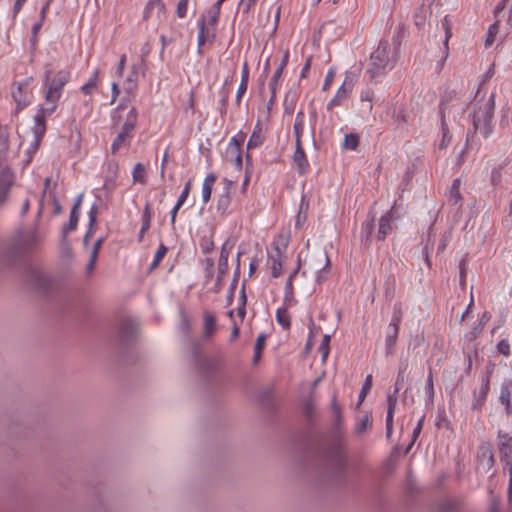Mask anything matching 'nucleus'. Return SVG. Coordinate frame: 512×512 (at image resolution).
I'll return each mask as SVG.
<instances>
[{"instance_id": "obj_13", "label": "nucleus", "mask_w": 512, "mask_h": 512, "mask_svg": "<svg viewBox=\"0 0 512 512\" xmlns=\"http://www.w3.org/2000/svg\"><path fill=\"white\" fill-rule=\"evenodd\" d=\"M263 139H264L263 129H262L260 123L258 122L255 125L253 132L249 138L248 145H247L248 148L257 147V146L261 145L263 142Z\"/></svg>"}, {"instance_id": "obj_17", "label": "nucleus", "mask_w": 512, "mask_h": 512, "mask_svg": "<svg viewBox=\"0 0 512 512\" xmlns=\"http://www.w3.org/2000/svg\"><path fill=\"white\" fill-rule=\"evenodd\" d=\"M277 322L285 329H289L291 326L290 315L287 308H278L276 311Z\"/></svg>"}, {"instance_id": "obj_23", "label": "nucleus", "mask_w": 512, "mask_h": 512, "mask_svg": "<svg viewBox=\"0 0 512 512\" xmlns=\"http://www.w3.org/2000/svg\"><path fill=\"white\" fill-rule=\"evenodd\" d=\"M396 406V398L389 396L388 397V410H387V417H386V427H387V433L390 434L392 429V417Z\"/></svg>"}, {"instance_id": "obj_60", "label": "nucleus", "mask_w": 512, "mask_h": 512, "mask_svg": "<svg viewBox=\"0 0 512 512\" xmlns=\"http://www.w3.org/2000/svg\"><path fill=\"white\" fill-rule=\"evenodd\" d=\"M332 79H333V73L329 72L327 74V77H326V80H325L324 89L331 83Z\"/></svg>"}, {"instance_id": "obj_33", "label": "nucleus", "mask_w": 512, "mask_h": 512, "mask_svg": "<svg viewBox=\"0 0 512 512\" xmlns=\"http://www.w3.org/2000/svg\"><path fill=\"white\" fill-rule=\"evenodd\" d=\"M282 272V264L279 259L273 258L271 263V273L273 277H278Z\"/></svg>"}, {"instance_id": "obj_48", "label": "nucleus", "mask_w": 512, "mask_h": 512, "mask_svg": "<svg viewBox=\"0 0 512 512\" xmlns=\"http://www.w3.org/2000/svg\"><path fill=\"white\" fill-rule=\"evenodd\" d=\"M246 89H247V82L241 81L239 88H238V92H237V99H240V97L246 91Z\"/></svg>"}, {"instance_id": "obj_39", "label": "nucleus", "mask_w": 512, "mask_h": 512, "mask_svg": "<svg viewBox=\"0 0 512 512\" xmlns=\"http://www.w3.org/2000/svg\"><path fill=\"white\" fill-rule=\"evenodd\" d=\"M506 466H508L509 470V487H508V496L512 497V460H506Z\"/></svg>"}, {"instance_id": "obj_12", "label": "nucleus", "mask_w": 512, "mask_h": 512, "mask_svg": "<svg viewBox=\"0 0 512 512\" xmlns=\"http://www.w3.org/2000/svg\"><path fill=\"white\" fill-rule=\"evenodd\" d=\"M216 329V317L211 312H204V335L209 338Z\"/></svg>"}, {"instance_id": "obj_3", "label": "nucleus", "mask_w": 512, "mask_h": 512, "mask_svg": "<svg viewBox=\"0 0 512 512\" xmlns=\"http://www.w3.org/2000/svg\"><path fill=\"white\" fill-rule=\"evenodd\" d=\"M493 465L494 457L491 444H481L476 455V469L480 472L490 473Z\"/></svg>"}, {"instance_id": "obj_1", "label": "nucleus", "mask_w": 512, "mask_h": 512, "mask_svg": "<svg viewBox=\"0 0 512 512\" xmlns=\"http://www.w3.org/2000/svg\"><path fill=\"white\" fill-rule=\"evenodd\" d=\"M495 106V95L491 94L486 101L479 102L473 110V124L475 132L488 137L492 132L491 120Z\"/></svg>"}, {"instance_id": "obj_7", "label": "nucleus", "mask_w": 512, "mask_h": 512, "mask_svg": "<svg viewBox=\"0 0 512 512\" xmlns=\"http://www.w3.org/2000/svg\"><path fill=\"white\" fill-rule=\"evenodd\" d=\"M13 184V174L8 167H4L0 172V205H2L8 196Z\"/></svg>"}, {"instance_id": "obj_6", "label": "nucleus", "mask_w": 512, "mask_h": 512, "mask_svg": "<svg viewBox=\"0 0 512 512\" xmlns=\"http://www.w3.org/2000/svg\"><path fill=\"white\" fill-rule=\"evenodd\" d=\"M393 207L387 211L384 215H382L378 221V230L376 234V238L379 241L385 240L386 236L392 231V219L394 217Z\"/></svg>"}, {"instance_id": "obj_55", "label": "nucleus", "mask_w": 512, "mask_h": 512, "mask_svg": "<svg viewBox=\"0 0 512 512\" xmlns=\"http://www.w3.org/2000/svg\"><path fill=\"white\" fill-rule=\"evenodd\" d=\"M506 1L507 0H503L500 4L497 5V7L495 8V13L498 14L500 11L504 10L505 7H506Z\"/></svg>"}, {"instance_id": "obj_38", "label": "nucleus", "mask_w": 512, "mask_h": 512, "mask_svg": "<svg viewBox=\"0 0 512 512\" xmlns=\"http://www.w3.org/2000/svg\"><path fill=\"white\" fill-rule=\"evenodd\" d=\"M427 390H428L429 396L432 398L434 395V386H433V374H432L431 369H429V373L427 376Z\"/></svg>"}, {"instance_id": "obj_52", "label": "nucleus", "mask_w": 512, "mask_h": 512, "mask_svg": "<svg viewBox=\"0 0 512 512\" xmlns=\"http://www.w3.org/2000/svg\"><path fill=\"white\" fill-rule=\"evenodd\" d=\"M341 102V99H339L336 95L334 98L328 103L327 108L331 109L334 105H339Z\"/></svg>"}, {"instance_id": "obj_44", "label": "nucleus", "mask_w": 512, "mask_h": 512, "mask_svg": "<svg viewBox=\"0 0 512 512\" xmlns=\"http://www.w3.org/2000/svg\"><path fill=\"white\" fill-rule=\"evenodd\" d=\"M509 398H510L509 390L507 388L502 390L501 395H500V400L502 401V403H504L506 405V407L509 406Z\"/></svg>"}, {"instance_id": "obj_25", "label": "nucleus", "mask_w": 512, "mask_h": 512, "mask_svg": "<svg viewBox=\"0 0 512 512\" xmlns=\"http://www.w3.org/2000/svg\"><path fill=\"white\" fill-rule=\"evenodd\" d=\"M304 122H303V113L298 112L296 115L295 123H294V133H295V140L301 141V135L303 132Z\"/></svg>"}, {"instance_id": "obj_14", "label": "nucleus", "mask_w": 512, "mask_h": 512, "mask_svg": "<svg viewBox=\"0 0 512 512\" xmlns=\"http://www.w3.org/2000/svg\"><path fill=\"white\" fill-rule=\"evenodd\" d=\"M120 132H118L115 140L112 143L111 149L112 153H115L120 149L121 146H123L127 139L130 137V134L133 130H127L125 128H120Z\"/></svg>"}, {"instance_id": "obj_15", "label": "nucleus", "mask_w": 512, "mask_h": 512, "mask_svg": "<svg viewBox=\"0 0 512 512\" xmlns=\"http://www.w3.org/2000/svg\"><path fill=\"white\" fill-rule=\"evenodd\" d=\"M151 207L150 203H146L144 210H143V216H142V226L139 232V238L142 239L144 234L149 230L150 223H151Z\"/></svg>"}, {"instance_id": "obj_46", "label": "nucleus", "mask_w": 512, "mask_h": 512, "mask_svg": "<svg viewBox=\"0 0 512 512\" xmlns=\"http://www.w3.org/2000/svg\"><path fill=\"white\" fill-rule=\"evenodd\" d=\"M421 429H422V420L419 421L418 425L416 426V428L413 431L412 443L410 445H412L414 443V441L416 440V438L420 434ZM410 447L411 446H409L407 450H409Z\"/></svg>"}, {"instance_id": "obj_5", "label": "nucleus", "mask_w": 512, "mask_h": 512, "mask_svg": "<svg viewBox=\"0 0 512 512\" xmlns=\"http://www.w3.org/2000/svg\"><path fill=\"white\" fill-rule=\"evenodd\" d=\"M46 112L45 109L40 108L35 116V124L33 127V134H34V142H33V150H37L39 147V144L44 136V133L46 131Z\"/></svg>"}, {"instance_id": "obj_21", "label": "nucleus", "mask_w": 512, "mask_h": 512, "mask_svg": "<svg viewBox=\"0 0 512 512\" xmlns=\"http://www.w3.org/2000/svg\"><path fill=\"white\" fill-rule=\"evenodd\" d=\"M265 335L261 334L257 337L255 346H254V357H253V364H257L261 358L262 350L265 346Z\"/></svg>"}, {"instance_id": "obj_49", "label": "nucleus", "mask_w": 512, "mask_h": 512, "mask_svg": "<svg viewBox=\"0 0 512 512\" xmlns=\"http://www.w3.org/2000/svg\"><path fill=\"white\" fill-rule=\"evenodd\" d=\"M218 16H219V9H218V8H216V9H214V10L211 12V17H210V21H209V23H210V24H212V25H213V24H215V23H216V21H217V19H218Z\"/></svg>"}, {"instance_id": "obj_10", "label": "nucleus", "mask_w": 512, "mask_h": 512, "mask_svg": "<svg viewBox=\"0 0 512 512\" xmlns=\"http://www.w3.org/2000/svg\"><path fill=\"white\" fill-rule=\"evenodd\" d=\"M181 110L185 115H193L195 111V92L190 90L181 101Z\"/></svg>"}, {"instance_id": "obj_41", "label": "nucleus", "mask_w": 512, "mask_h": 512, "mask_svg": "<svg viewBox=\"0 0 512 512\" xmlns=\"http://www.w3.org/2000/svg\"><path fill=\"white\" fill-rule=\"evenodd\" d=\"M279 16H280V7H277L275 15H274V21L269 28L272 34L275 33V31L277 29L278 22H279Z\"/></svg>"}, {"instance_id": "obj_18", "label": "nucleus", "mask_w": 512, "mask_h": 512, "mask_svg": "<svg viewBox=\"0 0 512 512\" xmlns=\"http://www.w3.org/2000/svg\"><path fill=\"white\" fill-rule=\"evenodd\" d=\"M63 86V82H59L55 84L54 82L49 86L45 98L48 101L55 102L57 99H59L61 94V88Z\"/></svg>"}, {"instance_id": "obj_4", "label": "nucleus", "mask_w": 512, "mask_h": 512, "mask_svg": "<svg viewBox=\"0 0 512 512\" xmlns=\"http://www.w3.org/2000/svg\"><path fill=\"white\" fill-rule=\"evenodd\" d=\"M371 65L374 72L384 69L389 63L388 43L386 41H380L377 48L372 52L370 56Z\"/></svg>"}, {"instance_id": "obj_9", "label": "nucleus", "mask_w": 512, "mask_h": 512, "mask_svg": "<svg viewBox=\"0 0 512 512\" xmlns=\"http://www.w3.org/2000/svg\"><path fill=\"white\" fill-rule=\"evenodd\" d=\"M293 161L297 165L300 172H304L308 166L305 152L302 148L301 141H295V152Z\"/></svg>"}, {"instance_id": "obj_43", "label": "nucleus", "mask_w": 512, "mask_h": 512, "mask_svg": "<svg viewBox=\"0 0 512 512\" xmlns=\"http://www.w3.org/2000/svg\"><path fill=\"white\" fill-rule=\"evenodd\" d=\"M404 383V370L399 371L396 383H395V392H397Z\"/></svg>"}, {"instance_id": "obj_58", "label": "nucleus", "mask_w": 512, "mask_h": 512, "mask_svg": "<svg viewBox=\"0 0 512 512\" xmlns=\"http://www.w3.org/2000/svg\"><path fill=\"white\" fill-rule=\"evenodd\" d=\"M112 91H113V99H112V102L115 101L117 95L119 94V89H118V86L116 83H113L112 85Z\"/></svg>"}, {"instance_id": "obj_45", "label": "nucleus", "mask_w": 512, "mask_h": 512, "mask_svg": "<svg viewBox=\"0 0 512 512\" xmlns=\"http://www.w3.org/2000/svg\"><path fill=\"white\" fill-rule=\"evenodd\" d=\"M97 218V211L95 208H92L89 213V228L93 229Z\"/></svg>"}, {"instance_id": "obj_37", "label": "nucleus", "mask_w": 512, "mask_h": 512, "mask_svg": "<svg viewBox=\"0 0 512 512\" xmlns=\"http://www.w3.org/2000/svg\"><path fill=\"white\" fill-rule=\"evenodd\" d=\"M188 0H180L177 5V15L182 18L187 12Z\"/></svg>"}, {"instance_id": "obj_30", "label": "nucleus", "mask_w": 512, "mask_h": 512, "mask_svg": "<svg viewBox=\"0 0 512 512\" xmlns=\"http://www.w3.org/2000/svg\"><path fill=\"white\" fill-rule=\"evenodd\" d=\"M79 200L78 202L74 205L72 211H71V214H70V219H69V223L68 225L66 226V230H74L77 226V223H78V217L76 215V209L79 205Z\"/></svg>"}, {"instance_id": "obj_27", "label": "nucleus", "mask_w": 512, "mask_h": 512, "mask_svg": "<svg viewBox=\"0 0 512 512\" xmlns=\"http://www.w3.org/2000/svg\"><path fill=\"white\" fill-rule=\"evenodd\" d=\"M372 387V375H367L358 397V405L363 402Z\"/></svg>"}, {"instance_id": "obj_57", "label": "nucleus", "mask_w": 512, "mask_h": 512, "mask_svg": "<svg viewBox=\"0 0 512 512\" xmlns=\"http://www.w3.org/2000/svg\"><path fill=\"white\" fill-rule=\"evenodd\" d=\"M237 314L238 316L241 317V319L244 318L245 316V303L243 302L242 305L238 308V311H237Z\"/></svg>"}, {"instance_id": "obj_31", "label": "nucleus", "mask_w": 512, "mask_h": 512, "mask_svg": "<svg viewBox=\"0 0 512 512\" xmlns=\"http://www.w3.org/2000/svg\"><path fill=\"white\" fill-rule=\"evenodd\" d=\"M500 453L502 455V460L506 463V460H511L512 446L509 443L502 444Z\"/></svg>"}, {"instance_id": "obj_50", "label": "nucleus", "mask_w": 512, "mask_h": 512, "mask_svg": "<svg viewBox=\"0 0 512 512\" xmlns=\"http://www.w3.org/2000/svg\"><path fill=\"white\" fill-rule=\"evenodd\" d=\"M368 423H369V418H368V416H365L362 419L360 427H359V432L360 433L364 432L367 429Z\"/></svg>"}, {"instance_id": "obj_40", "label": "nucleus", "mask_w": 512, "mask_h": 512, "mask_svg": "<svg viewBox=\"0 0 512 512\" xmlns=\"http://www.w3.org/2000/svg\"><path fill=\"white\" fill-rule=\"evenodd\" d=\"M101 242H102V240L99 239V240H97L94 243V246H93V249H92V252H91V262H95L96 261L97 255H98V252H99V249H100V246H101Z\"/></svg>"}, {"instance_id": "obj_24", "label": "nucleus", "mask_w": 512, "mask_h": 512, "mask_svg": "<svg viewBox=\"0 0 512 512\" xmlns=\"http://www.w3.org/2000/svg\"><path fill=\"white\" fill-rule=\"evenodd\" d=\"M133 180L134 182H138L140 184H144L146 182V169L145 166L141 163H137L133 169Z\"/></svg>"}, {"instance_id": "obj_8", "label": "nucleus", "mask_w": 512, "mask_h": 512, "mask_svg": "<svg viewBox=\"0 0 512 512\" xmlns=\"http://www.w3.org/2000/svg\"><path fill=\"white\" fill-rule=\"evenodd\" d=\"M14 89L12 91V95L14 100L17 102L18 108H23L27 105L28 99L24 95H27L29 92L28 83H17L13 85Z\"/></svg>"}, {"instance_id": "obj_2", "label": "nucleus", "mask_w": 512, "mask_h": 512, "mask_svg": "<svg viewBox=\"0 0 512 512\" xmlns=\"http://www.w3.org/2000/svg\"><path fill=\"white\" fill-rule=\"evenodd\" d=\"M112 119L115 127L134 130L137 123V111L131 103H121L116 108Z\"/></svg>"}, {"instance_id": "obj_28", "label": "nucleus", "mask_w": 512, "mask_h": 512, "mask_svg": "<svg viewBox=\"0 0 512 512\" xmlns=\"http://www.w3.org/2000/svg\"><path fill=\"white\" fill-rule=\"evenodd\" d=\"M166 252H167V247L164 244H160L158 247V250L154 256V260L150 265V269H149L150 271H152L159 265L160 261L165 256Z\"/></svg>"}, {"instance_id": "obj_53", "label": "nucleus", "mask_w": 512, "mask_h": 512, "mask_svg": "<svg viewBox=\"0 0 512 512\" xmlns=\"http://www.w3.org/2000/svg\"><path fill=\"white\" fill-rule=\"evenodd\" d=\"M24 2H25V0H16L15 1V4H14V12L15 13L19 12V10L21 9Z\"/></svg>"}, {"instance_id": "obj_34", "label": "nucleus", "mask_w": 512, "mask_h": 512, "mask_svg": "<svg viewBox=\"0 0 512 512\" xmlns=\"http://www.w3.org/2000/svg\"><path fill=\"white\" fill-rule=\"evenodd\" d=\"M329 340L330 336L325 335L322 343L320 344V350L322 352V360L324 361L329 353Z\"/></svg>"}, {"instance_id": "obj_42", "label": "nucleus", "mask_w": 512, "mask_h": 512, "mask_svg": "<svg viewBox=\"0 0 512 512\" xmlns=\"http://www.w3.org/2000/svg\"><path fill=\"white\" fill-rule=\"evenodd\" d=\"M489 376H487L485 379H483L481 384V396L485 397L489 391Z\"/></svg>"}, {"instance_id": "obj_63", "label": "nucleus", "mask_w": 512, "mask_h": 512, "mask_svg": "<svg viewBox=\"0 0 512 512\" xmlns=\"http://www.w3.org/2000/svg\"><path fill=\"white\" fill-rule=\"evenodd\" d=\"M92 233H93V229L89 228L87 233L85 234V237H84V242H85L86 245H87L88 239H89V237L91 236Z\"/></svg>"}, {"instance_id": "obj_22", "label": "nucleus", "mask_w": 512, "mask_h": 512, "mask_svg": "<svg viewBox=\"0 0 512 512\" xmlns=\"http://www.w3.org/2000/svg\"><path fill=\"white\" fill-rule=\"evenodd\" d=\"M9 149V133L7 127L0 126V156L5 155Z\"/></svg>"}, {"instance_id": "obj_26", "label": "nucleus", "mask_w": 512, "mask_h": 512, "mask_svg": "<svg viewBox=\"0 0 512 512\" xmlns=\"http://www.w3.org/2000/svg\"><path fill=\"white\" fill-rule=\"evenodd\" d=\"M460 185L461 181L460 179H455L452 183L451 190H450V197L453 200L454 204H457L461 199V193H460Z\"/></svg>"}, {"instance_id": "obj_51", "label": "nucleus", "mask_w": 512, "mask_h": 512, "mask_svg": "<svg viewBox=\"0 0 512 512\" xmlns=\"http://www.w3.org/2000/svg\"><path fill=\"white\" fill-rule=\"evenodd\" d=\"M247 80H248V65L245 62L243 64V68H242V79H241V81L247 82Z\"/></svg>"}, {"instance_id": "obj_35", "label": "nucleus", "mask_w": 512, "mask_h": 512, "mask_svg": "<svg viewBox=\"0 0 512 512\" xmlns=\"http://www.w3.org/2000/svg\"><path fill=\"white\" fill-rule=\"evenodd\" d=\"M288 58H289V52H288V51H286V52H285V54H284V56H283V59H282V61H281V63H280V66L278 67V69H277V70L275 71V73H274V79H275V80H277V79L281 76V74H282V72H283L284 67H285V66L287 65V63H288Z\"/></svg>"}, {"instance_id": "obj_47", "label": "nucleus", "mask_w": 512, "mask_h": 512, "mask_svg": "<svg viewBox=\"0 0 512 512\" xmlns=\"http://www.w3.org/2000/svg\"><path fill=\"white\" fill-rule=\"evenodd\" d=\"M336 96H337L339 99H341V100H343V99H345V98L347 97V90L345 89L344 85H342V86L338 89V91H337V93H336Z\"/></svg>"}, {"instance_id": "obj_20", "label": "nucleus", "mask_w": 512, "mask_h": 512, "mask_svg": "<svg viewBox=\"0 0 512 512\" xmlns=\"http://www.w3.org/2000/svg\"><path fill=\"white\" fill-rule=\"evenodd\" d=\"M498 32H499V20H496L488 28V31H487V34H486V38H485V42H484L486 47H489V46H491L494 43Z\"/></svg>"}, {"instance_id": "obj_16", "label": "nucleus", "mask_w": 512, "mask_h": 512, "mask_svg": "<svg viewBox=\"0 0 512 512\" xmlns=\"http://www.w3.org/2000/svg\"><path fill=\"white\" fill-rule=\"evenodd\" d=\"M190 181H188L186 183V185L184 186L175 206L173 207L172 209V212H171V221L174 222L175 221V218H176V214L179 210V208L182 206V204L185 202V200L187 199L188 195H189V192H190Z\"/></svg>"}, {"instance_id": "obj_32", "label": "nucleus", "mask_w": 512, "mask_h": 512, "mask_svg": "<svg viewBox=\"0 0 512 512\" xmlns=\"http://www.w3.org/2000/svg\"><path fill=\"white\" fill-rule=\"evenodd\" d=\"M205 26L206 21L205 18L202 17L199 24V35H198V46L201 47L206 42V35H205Z\"/></svg>"}, {"instance_id": "obj_59", "label": "nucleus", "mask_w": 512, "mask_h": 512, "mask_svg": "<svg viewBox=\"0 0 512 512\" xmlns=\"http://www.w3.org/2000/svg\"><path fill=\"white\" fill-rule=\"evenodd\" d=\"M239 335V328L235 325L233 330H232V333H231V339L234 340L238 337Z\"/></svg>"}, {"instance_id": "obj_56", "label": "nucleus", "mask_w": 512, "mask_h": 512, "mask_svg": "<svg viewBox=\"0 0 512 512\" xmlns=\"http://www.w3.org/2000/svg\"><path fill=\"white\" fill-rule=\"evenodd\" d=\"M332 406H333V410H334L335 415L339 418L340 415H341V412H340V408L338 407L335 399L332 402Z\"/></svg>"}, {"instance_id": "obj_62", "label": "nucleus", "mask_w": 512, "mask_h": 512, "mask_svg": "<svg viewBox=\"0 0 512 512\" xmlns=\"http://www.w3.org/2000/svg\"><path fill=\"white\" fill-rule=\"evenodd\" d=\"M93 87H95V83H94V82L85 84V85L82 87V89H83V91H85L86 93H88V92H89V90H90L91 88H93Z\"/></svg>"}, {"instance_id": "obj_64", "label": "nucleus", "mask_w": 512, "mask_h": 512, "mask_svg": "<svg viewBox=\"0 0 512 512\" xmlns=\"http://www.w3.org/2000/svg\"><path fill=\"white\" fill-rule=\"evenodd\" d=\"M49 3H46L41 10V20L44 19L46 10L48 9Z\"/></svg>"}, {"instance_id": "obj_54", "label": "nucleus", "mask_w": 512, "mask_h": 512, "mask_svg": "<svg viewBox=\"0 0 512 512\" xmlns=\"http://www.w3.org/2000/svg\"><path fill=\"white\" fill-rule=\"evenodd\" d=\"M373 229H374V224H373V218H372L371 221L367 224V239L371 236Z\"/></svg>"}, {"instance_id": "obj_36", "label": "nucleus", "mask_w": 512, "mask_h": 512, "mask_svg": "<svg viewBox=\"0 0 512 512\" xmlns=\"http://www.w3.org/2000/svg\"><path fill=\"white\" fill-rule=\"evenodd\" d=\"M304 413L308 417H311L314 413V404L312 396H310L304 403Z\"/></svg>"}, {"instance_id": "obj_19", "label": "nucleus", "mask_w": 512, "mask_h": 512, "mask_svg": "<svg viewBox=\"0 0 512 512\" xmlns=\"http://www.w3.org/2000/svg\"><path fill=\"white\" fill-rule=\"evenodd\" d=\"M360 137L357 133H348L345 135L343 147L345 149L356 150L359 146Z\"/></svg>"}, {"instance_id": "obj_61", "label": "nucleus", "mask_w": 512, "mask_h": 512, "mask_svg": "<svg viewBox=\"0 0 512 512\" xmlns=\"http://www.w3.org/2000/svg\"><path fill=\"white\" fill-rule=\"evenodd\" d=\"M397 332H398V326H397V324H394V333H393V336L390 338L391 339V345H393L396 342Z\"/></svg>"}, {"instance_id": "obj_29", "label": "nucleus", "mask_w": 512, "mask_h": 512, "mask_svg": "<svg viewBox=\"0 0 512 512\" xmlns=\"http://www.w3.org/2000/svg\"><path fill=\"white\" fill-rule=\"evenodd\" d=\"M496 349L501 355L505 357H508L511 353L510 343L506 339L500 340L496 346Z\"/></svg>"}, {"instance_id": "obj_11", "label": "nucleus", "mask_w": 512, "mask_h": 512, "mask_svg": "<svg viewBox=\"0 0 512 512\" xmlns=\"http://www.w3.org/2000/svg\"><path fill=\"white\" fill-rule=\"evenodd\" d=\"M216 181V175L214 173L208 174L203 182L202 186V199L203 202H208L211 198L212 188Z\"/></svg>"}]
</instances>
